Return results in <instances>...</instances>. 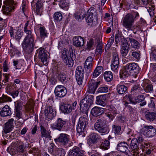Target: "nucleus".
Instances as JSON below:
<instances>
[{"mask_svg":"<svg viewBox=\"0 0 156 156\" xmlns=\"http://www.w3.org/2000/svg\"><path fill=\"white\" fill-rule=\"evenodd\" d=\"M29 21L25 24L24 30L27 35L24 38L22 43V46L24 51L27 54L31 53L34 50L35 46L36 41H35L34 35L31 31L27 29Z\"/></svg>","mask_w":156,"mask_h":156,"instance_id":"f257e3e1","label":"nucleus"},{"mask_svg":"<svg viewBox=\"0 0 156 156\" xmlns=\"http://www.w3.org/2000/svg\"><path fill=\"white\" fill-rule=\"evenodd\" d=\"M139 71V66L138 64L135 62L130 63L124 66L122 69L120 71L119 77L123 79L130 75L136 78Z\"/></svg>","mask_w":156,"mask_h":156,"instance_id":"f03ea898","label":"nucleus"},{"mask_svg":"<svg viewBox=\"0 0 156 156\" xmlns=\"http://www.w3.org/2000/svg\"><path fill=\"white\" fill-rule=\"evenodd\" d=\"M115 40L116 44L120 42L121 44L120 53L122 56L125 57L128 53L129 48L127 40L120 33L116 34Z\"/></svg>","mask_w":156,"mask_h":156,"instance_id":"7ed1b4c3","label":"nucleus"},{"mask_svg":"<svg viewBox=\"0 0 156 156\" xmlns=\"http://www.w3.org/2000/svg\"><path fill=\"white\" fill-rule=\"evenodd\" d=\"M94 128L96 130L102 134V135L108 134L109 132L108 125L106 123V121L103 119L97 120L94 124Z\"/></svg>","mask_w":156,"mask_h":156,"instance_id":"20e7f679","label":"nucleus"},{"mask_svg":"<svg viewBox=\"0 0 156 156\" xmlns=\"http://www.w3.org/2000/svg\"><path fill=\"white\" fill-rule=\"evenodd\" d=\"M94 128L96 130L102 134V135L108 134L109 132L108 125L106 123V121L103 119L97 120L94 124Z\"/></svg>","mask_w":156,"mask_h":156,"instance_id":"39448f33","label":"nucleus"},{"mask_svg":"<svg viewBox=\"0 0 156 156\" xmlns=\"http://www.w3.org/2000/svg\"><path fill=\"white\" fill-rule=\"evenodd\" d=\"M88 119L86 117L82 116L80 118L76 126V131L80 135L83 137L87 132L86 127L88 124Z\"/></svg>","mask_w":156,"mask_h":156,"instance_id":"423d86ee","label":"nucleus"},{"mask_svg":"<svg viewBox=\"0 0 156 156\" xmlns=\"http://www.w3.org/2000/svg\"><path fill=\"white\" fill-rule=\"evenodd\" d=\"M94 97L92 95H90L86 97L80 101V110L83 112H87L93 104Z\"/></svg>","mask_w":156,"mask_h":156,"instance_id":"0eeeda50","label":"nucleus"},{"mask_svg":"<svg viewBox=\"0 0 156 156\" xmlns=\"http://www.w3.org/2000/svg\"><path fill=\"white\" fill-rule=\"evenodd\" d=\"M51 127L53 129L59 131H66L68 130V122L66 120H63L60 118H58L55 122L52 124Z\"/></svg>","mask_w":156,"mask_h":156,"instance_id":"6e6552de","label":"nucleus"},{"mask_svg":"<svg viewBox=\"0 0 156 156\" xmlns=\"http://www.w3.org/2000/svg\"><path fill=\"white\" fill-rule=\"evenodd\" d=\"M15 147L14 148H10L8 147L7 149L8 152L10 153L12 152L13 154H21L24 152L25 149L24 143L20 141H16L14 144Z\"/></svg>","mask_w":156,"mask_h":156,"instance_id":"1a4fd4ad","label":"nucleus"},{"mask_svg":"<svg viewBox=\"0 0 156 156\" xmlns=\"http://www.w3.org/2000/svg\"><path fill=\"white\" fill-rule=\"evenodd\" d=\"M134 17L131 14H127L123 18L122 25L123 27L129 31L133 28Z\"/></svg>","mask_w":156,"mask_h":156,"instance_id":"9d476101","label":"nucleus"},{"mask_svg":"<svg viewBox=\"0 0 156 156\" xmlns=\"http://www.w3.org/2000/svg\"><path fill=\"white\" fill-rule=\"evenodd\" d=\"M61 58L65 64L69 67L72 66L74 64L73 59L71 55H69L68 50L64 48L62 52Z\"/></svg>","mask_w":156,"mask_h":156,"instance_id":"9b49d317","label":"nucleus"},{"mask_svg":"<svg viewBox=\"0 0 156 156\" xmlns=\"http://www.w3.org/2000/svg\"><path fill=\"white\" fill-rule=\"evenodd\" d=\"M77 102L74 101L72 104L69 103H63L61 104L60 108L62 112L65 114H68L76 108Z\"/></svg>","mask_w":156,"mask_h":156,"instance_id":"f8f14e48","label":"nucleus"},{"mask_svg":"<svg viewBox=\"0 0 156 156\" xmlns=\"http://www.w3.org/2000/svg\"><path fill=\"white\" fill-rule=\"evenodd\" d=\"M4 4L2 7V11L5 15H8L10 12L12 11L16 5L13 0H6L4 2Z\"/></svg>","mask_w":156,"mask_h":156,"instance_id":"ddd939ff","label":"nucleus"},{"mask_svg":"<svg viewBox=\"0 0 156 156\" xmlns=\"http://www.w3.org/2000/svg\"><path fill=\"white\" fill-rule=\"evenodd\" d=\"M140 132L146 137H150L155 135L156 130L152 126H145L141 129Z\"/></svg>","mask_w":156,"mask_h":156,"instance_id":"4468645a","label":"nucleus"},{"mask_svg":"<svg viewBox=\"0 0 156 156\" xmlns=\"http://www.w3.org/2000/svg\"><path fill=\"white\" fill-rule=\"evenodd\" d=\"M66 88L63 86H57L55 88L54 93L55 96L60 98L64 97L67 94Z\"/></svg>","mask_w":156,"mask_h":156,"instance_id":"2eb2a0df","label":"nucleus"},{"mask_svg":"<svg viewBox=\"0 0 156 156\" xmlns=\"http://www.w3.org/2000/svg\"><path fill=\"white\" fill-rule=\"evenodd\" d=\"M101 139L100 135L94 133L90 135L89 138L87 140V143L90 147H92L97 143L98 140Z\"/></svg>","mask_w":156,"mask_h":156,"instance_id":"dca6fc26","label":"nucleus"},{"mask_svg":"<svg viewBox=\"0 0 156 156\" xmlns=\"http://www.w3.org/2000/svg\"><path fill=\"white\" fill-rule=\"evenodd\" d=\"M83 69L80 66H78L76 70V77L77 83L79 85H81L83 83Z\"/></svg>","mask_w":156,"mask_h":156,"instance_id":"f3484780","label":"nucleus"},{"mask_svg":"<svg viewBox=\"0 0 156 156\" xmlns=\"http://www.w3.org/2000/svg\"><path fill=\"white\" fill-rule=\"evenodd\" d=\"M39 58L44 65H46L48 62V55L46 53V51L44 48H40L37 51Z\"/></svg>","mask_w":156,"mask_h":156,"instance_id":"a211bd4d","label":"nucleus"},{"mask_svg":"<svg viewBox=\"0 0 156 156\" xmlns=\"http://www.w3.org/2000/svg\"><path fill=\"white\" fill-rule=\"evenodd\" d=\"M106 109L108 110V112H107L105 114L109 119L112 120L117 114V109L112 105L107 106Z\"/></svg>","mask_w":156,"mask_h":156,"instance_id":"6ab92c4d","label":"nucleus"},{"mask_svg":"<svg viewBox=\"0 0 156 156\" xmlns=\"http://www.w3.org/2000/svg\"><path fill=\"white\" fill-rule=\"evenodd\" d=\"M9 33L11 37H13L17 41H20L23 33L20 30H16L13 29L12 27H11L10 30H9Z\"/></svg>","mask_w":156,"mask_h":156,"instance_id":"aec40b11","label":"nucleus"},{"mask_svg":"<svg viewBox=\"0 0 156 156\" xmlns=\"http://www.w3.org/2000/svg\"><path fill=\"white\" fill-rule=\"evenodd\" d=\"M100 82L96 81L91 80L89 83V92L90 93L94 94L98 85L100 84Z\"/></svg>","mask_w":156,"mask_h":156,"instance_id":"412c9836","label":"nucleus"},{"mask_svg":"<svg viewBox=\"0 0 156 156\" xmlns=\"http://www.w3.org/2000/svg\"><path fill=\"white\" fill-rule=\"evenodd\" d=\"M55 140L56 141L59 142L62 144L66 145L69 140V136L65 133H61L58 138Z\"/></svg>","mask_w":156,"mask_h":156,"instance_id":"4be33fe9","label":"nucleus"},{"mask_svg":"<svg viewBox=\"0 0 156 156\" xmlns=\"http://www.w3.org/2000/svg\"><path fill=\"white\" fill-rule=\"evenodd\" d=\"M128 144L126 142H121L119 143L117 145V150L122 153H125L127 154L129 152L128 149Z\"/></svg>","mask_w":156,"mask_h":156,"instance_id":"5701e85b","label":"nucleus"},{"mask_svg":"<svg viewBox=\"0 0 156 156\" xmlns=\"http://www.w3.org/2000/svg\"><path fill=\"white\" fill-rule=\"evenodd\" d=\"M14 120L13 119H9L8 122L5 124L4 128L3 129L4 132L3 134H6L12 131L13 128V122Z\"/></svg>","mask_w":156,"mask_h":156,"instance_id":"b1692460","label":"nucleus"},{"mask_svg":"<svg viewBox=\"0 0 156 156\" xmlns=\"http://www.w3.org/2000/svg\"><path fill=\"white\" fill-rule=\"evenodd\" d=\"M73 45L76 47H80L84 44V41L82 37L80 36L74 37L73 38Z\"/></svg>","mask_w":156,"mask_h":156,"instance_id":"393cba45","label":"nucleus"},{"mask_svg":"<svg viewBox=\"0 0 156 156\" xmlns=\"http://www.w3.org/2000/svg\"><path fill=\"white\" fill-rule=\"evenodd\" d=\"M11 114V108L8 105H6L3 107L0 112V115L2 117L9 116Z\"/></svg>","mask_w":156,"mask_h":156,"instance_id":"a878e982","label":"nucleus"},{"mask_svg":"<svg viewBox=\"0 0 156 156\" xmlns=\"http://www.w3.org/2000/svg\"><path fill=\"white\" fill-rule=\"evenodd\" d=\"M104 111V108L98 107H95L91 109V113L93 116L96 117L102 114Z\"/></svg>","mask_w":156,"mask_h":156,"instance_id":"bb28decb","label":"nucleus"},{"mask_svg":"<svg viewBox=\"0 0 156 156\" xmlns=\"http://www.w3.org/2000/svg\"><path fill=\"white\" fill-rule=\"evenodd\" d=\"M41 136L42 138H48L50 139L51 138V131L49 129H46L42 126H40Z\"/></svg>","mask_w":156,"mask_h":156,"instance_id":"cd10ccee","label":"nucleus"},{"mask_svg":"<svg viewBox=\"0 0 156 156\" xmlns=\"http://www.w3.org/2000/svg\"><path fill=\"white\" fill-rule=\"evenodd\" d=\"M96 104L97 105L105 106L106 105V97L105 95H100L97 97Z\"/></svg>","mask_w":156,"mask_h":156,"instance_id":"c85d7f7f","label":"nucleus"},{"mask_svg":"<svg viewBox=\"0 0 156 156\" xmlns=\"http://www.w3.org/2000/svg\"><path fill=\"white\" fill-rule=\"evenodd\" d=\"M127 39L129 40L131 44V46L132 48L136 49L139 48L140 44L136 40L133 38L128 37Z\"/></svg>","mask_w":156,"mask_h":156,"instance_id":"c756f323","label":"nucleus"},{"mask_svg":"<svg viewBox=\"0 0 156 156\" xmlns=\"http://www.w3.org/2000/svg\"><path fill=\"white\" fill-rule=\"evenodd\" d=\"M51 112L44 115L46 120L48 121L51 120L56 115V111L54 108L51 111Z\"/></svg>","mask_w":156,"mask_h":156,"instance_id":"7c9ffc66","label":"nucleus"},{"mask_svg":"<svg viewBox=\"0 0 156 156\" xmlns=\"http://www.w3.org/2000/svg\"><path fill=\"white\" fill-rule=\"evenodd\" d=\"M56 75L58 76V80L62 83H65L67 80L66 75L63 72H57L56 73Z\"/></svg>","mask_w":156,"mask_h":156,"instance_id":"2f4dec72","label":"nucleus"},{"mask_svg":"<svg viewBox=\"0 0 156 156\" xmlns=\"http://www.w3.org/2000/svg\"><path fill=\"white\" fill-rule=\"evenodd\" d=\"M103 70V68L102 66H98L94 69L93 73L92 78H94L98 76L101 73Z\"/></svg>","mask_w":156,"mask_h":156,"instance_id":"473e14b6","label":"nucleus"},{"mask_svg":"<svg viewBox=\"0 0 156 156\" xmlns=\"http://www.w3.org/2000/svg\"><path fill=\"white\" fill-rule=\"evenodd\" d=\"M50 152H51L52 151L55 152V155H58L59 156H65L66 152L62 148H59L56 149L55 150L53 151L51 148H50Z\"/></svg>","mask_w":156,"mask_h":156,"instance_id":"72a5a7b5","label":"nucleus"},{"mask_svg":"<svg viewBox=\"0 0 156 156\" xmlns=\"http://www.w3.org/2000/svg\"><path fill=\"white\" fill-rule=\"evenodd\" d=\"M127 89V87L124 85H118L117 87V92L120 94H124Z\"/></svg>","mask_w":156,"mask_h":156,"instance_id":"f704fd0d","label":"nucleus"},{"mask_svg":"<svg viewBox=\"0 0 156 156\" xmlns=\"http://www.w3.org/2000/svg\"><path fill=\"white\" fill-rule=\"evenodd\" d=\"M145 117L148 121H153L156 119V113L148 112L145 114Z\"/></svg>","mask_w":156,"mask_h":156,"instance_id":"c9c22d12","label":"nucleus"},{"mask_svg":"<svg viewBox=\"0 0 156 156\" xmlns=\"http://www.w3.org/2000/svg\"><path fill=\"white\" fill-rule=\"evenodd\" d=\"M43 3L41 0H38L36 3V13L38 15H41L42 11Z\"/></svg>","mask_w":156,"mask_h":156,"instance_id":"e433bc0d","label":"nucleus"},{"mask_svg":"<svg viewBox=\"0 0 156 156\" xmlns=\"http://www.w3.org/2000/svg\"><path fill=\"white\" fill-rule=\"evenodd\" d=\"M110 142L108 140H105V141L102 142L100 146V148L102 149L106 150H108L109 148Z\"/></svg>","mask_w":156,"mask_h":156,"instance_id":"4c0bfd02","label":"nucleus"},{"mask_svg":"<svg viewBox=\"0 0 156 156\" xmlns=\"http://www.w3.org/2000/svg\"><path fill=\"white\" fill-rule=\"evenodd\" d=\"M104 77L107 82L111 81L113 79V75L111 71H106L104 74Z\"/></svg>","mask_w":156,"mask_h":156,"instance_id":"58836bf2","label":"nucleus"},{"mask_svg":"<svg viewBox=\"0 0 156 156\" xmlns=\"http://www.w3.org/2000/svg\"><path fill=\"white\" fill-rule=\"evenodd\" d=\"M73 149L77 154V156H82L84 154V151L81 150L82 147L81 146H80V147L75 146L73 148Z\"/></svg>","mask_w":156,"mask_h":156,"instance_id":"ea45409f","label":"nucleus"},{"mask_svg":"<svg viewBox=\"0 0 156 156\" xmlns=\"http://www.w3.org/2000/svg\"><path fill=\"white\" fill-rule=\"evenodd\" d=\"M119 63V60L118 52L115 50L112 53L111 62Z\"/></svg>","mask_w":156,"mask_h":156,"instance_id":"a19ab883","label":"nucleus"},{"mask_svg":"<svg viewBox=\"0 0 156 156\" xmlns=\"http://www.w3.org/2000/svg\"><path fill=\"white\" fill-rule=\"evenodd\" d=\"M130 146L132 149L138 150L139 149L138 143L137 140H132L131 141Z\"/></svg>","mask_w":156,"mask_h":156,"instance_id":"79ce46f5","label":"nucleus"},{"mask_svg":"<svg viewBox=\"0 0 156 156\" xmlns=\"http://www.w3.org/2000/svg\"><path fill=\"white\" fill-rule=\"evenodd\" d=\"M85 12H84L82 14L80 12H76L74 15L75 18L78 21L83 19L85 17Z\"/></svg>","mask_w":156,"mask_h":156,"instance_id":"37998d69","label":"nucleus"},{"mask_svg":"<svg viewBox=\"0 0 156 156\" xmlns=\"http://www.w3.org/2000/svg\"><path fill=\"white\" fill-rule=\"evenodd\" d=\"M121 126H119L113 125L112 126L113 130L115 134L120 135L121 133Z\"/></svg>","mask_w":156,"mask_h":156,"instance_id":"c03bdc74","label":"nucleus"},{"mask_svg":"<svg viewBox=\"0 0 156 156\" xmlns=\"http://www.w3.org/2000/svg\"><path fill=\"white\" fill-rule=\"evenodd\" d=\"M40 37L42 38H44L47 37V33L45 28L43 27H40L39 28Z\"/></svg>","mask_w":156,"mask_h":156,"instance_id":"a18cd8bd","label":"nucleus"},{"mask_svg":"<svg viewBox=\"0 0 156 156\" xmlns=\"http://www.w3.org/2000/svg\"><path fill=\"white\" fill-rule=\"evenodd\" d=\"M111 69L115 72H116L118 70V68L119 67V63L111 62Z\"/></svg>","mask_w":156,"mask_h":156,"instance_id":"49530a36","label":"nucleus"},{"mask_svg":"<svg viewBox=\"0 0 156 156\" xmlns=\"http://www.w3.org/2000/svg\"><path fill=\"white\" fill-rule=\"evenodd\" d=\"M11 98L3 94L2 97L0 98V103H2L7 101H11Z\"/></svg>","mask_w":156,"mask_h":156,"instance_id":"de8ad7c7","label":"nucleus"},{"mask_svg":"<svg viewBox=\"0 0 156 156\" xmlns=\"http://www.w3.org/2000/svg\"><path fill=\"white\" fill-rule=\"evenodd\" d=\"M53 17L54 20L56 21H60L62 18V14L58 12H55L54 15Z\"/></svg>","mask_w":156,"mask_h":156,"instance_id":"09e8293b","label":"nucleus"},{"mask_svg":"<svg viewBox=\"0 0 156 156\" xmlns=\"http://www.w3.org/2000/svg\"><path fill=\"white\" fill-rule=\"evenodd\" d=\"M132 51V50L131 54V56L136 59H139L140 56V51Z\"/></svg>","mask_w":156,"mask_h":156,"instance_id":"8fccbe9b","label":"nucleus"},{"mask_svg":"<svg viewBox=\"0 0 156 156\" xmlns=\"http://www.w3.org/2000/svg\"><path fill=\"white\" fill-rule=\"evenodd\" d=\"M93 64L88 63L87 62L84 63V68L86 70H87L88 73H90L92 68Z\"/></svg>","mask_w":156,"mask_h":156,"instance_id":"3c124183","label":"nucleus"},{"mask_svg":"<svg viewBox=\"0 0 156 156\" xmlns=\"http://www.w3.org/2000/svg\"><path fill=\"white\" fill-rule=\"evenodd\" d=\"M53 108V107L49 105L46 106L45 108V109L44 111V115L51 112V111L52 109Z\"/></svg>","mask_w":156,"mask_h":156,"instance_id":"603ef678","label":"nucleus"},{"mask_svg":"<svg viewBox=\"0 0 156 156\" xmlns=\"http://www.w3.org/2000/svg\"><path fill=\"white\" fill-rule=\"evenodd\" d=\"M14 86H13L11 83H9L6 87V90L10 93L14 90Z\"/></svg>","mask_w":156,"mask_h":156,"instance_id":"864d4df0","label":"nucleus"},{"mask_svg":"<svg viewBox=\"0 0 156 156\" xmlns=\"http://www.w3.org/2000/svg\"><path fill=\"white\" fill-rule=\"evenodd\" d=\"M94 45V41L93 39H90L87 42V48L86 49L87 50H90L92 48Z\"/></svg>","mask_w":156,"mask_h":156,"instance_id":"5fc2aeb1","label":"nucleus"},{"mask_svg":"<svg viewBox=\"0 0 156 156\" xmlns=\"http://www.w3.org/2000/svg\"><path fill=\"white\" fill-rule=\"evenodd\" d=\"M87 14L93 16L96 15V10L94 8H90L88 11Z\"/></svg>","mask_w":156,"mask_h":156,"instance_id":"6e6d98bb","label":"nucleus"},{"mask_svg":"<svg viewBox=\"0 0 156 156\" xmlns=\"http://www.w3.org/2000/svg\"><path fill=\"white\" fill-rule=\"evenodd\" d=\"M145 91L147 92H152L153 91V87L151 84H147L144 88Z\"/></svg>","mask_w":156,"mask_h":156,"instance_id":"4d7b16f0","label":"nucleus"},{"mask_svg":"<svg viewBox=\"0 0 156 156\" xmlns=\"http://www.w3.org/2000/svg\"><path fill=\"white\" fill-rule=\"evenodd\" d=\"M59 5L62 8L67 7L68 6V3L66 2V0H61L59 2Z\"/></svg>","mask_w":156,"mask_h":156,"instance_id":"13d9d810","label":"nucleus"},{"mask_svg":"<svg viewBox=\"0 0 156 156\" xmlns=\"http://www.w3.org/2000/svg\"><path fill=\"white\" fill-rule=\"evenodd\" d=\"M145 97L142 95H139L136 97L135 100L136 101L137 103H140L144 100H145Z\"/></svg>","mask_w":156,"mask_h":156,"instance_id":"bf43d9fd","label":"nucleus"},{"mask_svg":"<svg viewBox=\"0 0 156 156\" xmlns=\"http://www.w3.org/2000/svg\"><path fill=\"white\" fill-rule=\"evenodd\" d=\"M15 111H21V104L20 101H17L15 104Z\"/></svg>","mask_w":156,"mask_h":156,"instance_id":"052dcab7","label":"nucleus"},{"mask_svg":"<svg viewBox=\"0 0 156 156\" xmlns=\"http://www.w3.org/2000/svg\"><path fill=\"white\" fill-rule=\"evenodd\" d=\"M10 52L12 55V56H13L15 54H20V52L16 48H13V49H10Z\"/></svg>","mask_w":156,"mask_h":156,"instance_id":"680f3d73","label":"nucleus"},{"mask_svg":"<svg viewBox=\"0 0 156 156\" xmlns=\"http://www.w3.org/2000/svg\"><path fill=\"white\" fill-rule=\"evenodd\" d=\"M108 90V88L106 87H103L99 88L97 90L98 93H104L106 92Z\"/></svg>","mask_w":156,"mask_h":156,"instance_id":"e2e57ef3","label":"nucleus"},{"mask_svg":"<svg viewBox=\"0 0 156 156\" xmlns=\"http://www.w3.org/2000/svg\"><path fill=\"white\" fill-rule=\"evenodd\" d=\"M148 9H147L151 16H153L154 14V10L155 9L154 6V5H150V6L148 7Z\"/></svg>","mask_w":156,"mask_h":156,"instance_id":"0e129e2a","label":"nucleus"},{"mask_svg":"<svg viewBox=\"0 0 156 156\" xmlns=\"http://www.w3.org/2000/svg\"><path fill=\"white\" fill-rule=\"evenodd\" d=\"M102 46L101 43H99L97 45L96 51L99 54H101L102 51Z\"/></svg>","mask_w":156,"mask_h":156,"instance_id":"69168bd1","label":"nucleus"},{"mask_svg":"<svg viewBox=\"0 0 156 156\" xmlns=\"http://www.w3.org/2000/svg\"><path fill=\"white\" fill-rule=\"evenodd\" d=\"M87 17H86V21L88 23H92L93 22V16L90 15H87Z\"/></svg>","mask_w":156,"mask_h":156,"instance_id":"338daca9","label":"nucleus"},{"mask_svg":"<svg viewBox=\"0 0 156 156\" xmlns=\"http://www.w3.org/2000/svg\"><path fill=\"white\" fill-rule=\"evenodd\" d=\"M15 115L17 119H20L22 117V111H15Z\"/></svg>","mask_w":156,"mask_h":156,"instance_id":"774afa93","label":"nucleus"}]
</instances>
